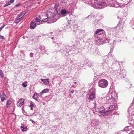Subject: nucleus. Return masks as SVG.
I'll list each match as a JSON object with an SVG mask.
<instances>
[{"mask_svg":"<svg viewBox=\"0 0 134 134\" xmlns=\"http://www.w3.org/2000/svg\"><path fill=\"white\" fill-rule=\"evenodd\" d=\"M115 107V106L114 105H112L110 106V107H108V109L107 110V111H108V114L109 113V111H111L114 110Z\"/></svg>","mask_w":134,"mask_h":134,"instance_id":"nucleus-14","label":"nucleus"},{"mask_svg":"<svg viewBox=\"0 0 134 134\" xmlns=\"http://www.w3.org/2000/svg\"><path fill=\"white\" fill-rule=\"evenodd\" d=\"M129 127L128 126H126V127L124 129V130L125 131H128V130H127V128Z\"/></svg>","mask_w":134,"mask_h":134,"instance_id":"nucleus-32","label":"nucleus"},{"mask_svg":"<svg viewBox=\"0 0 134 134\" xmlns=\"http://www.w3.org/2000/svg\"><path fill=\"white\" fill-rule=\"evenodd\" d=\"M35 106V104L33 102H31L29 106L31 107V109L32 110L33 108Z\"/></svg>","mask_w":134,"mask_h":134,"instance_id":"nucleus-21","label":"nucleus"},{"mask_svg":"<svg viewBox=\"0 0 134 134\" xmlns=\"http://www.w3.org/2000/svg\"><path fill=\"white\" fill-rule=\"evenodd\" d=\"M64 1H65L64 0H62L61 1V2L62 3H64L65 2Z\"/></svg>","mask_w":134,"mask_h":134,"instance_id":"nucleus-42","label":"nucleus"},{"mask_svg":"<svg viewBox=\"0 0 134 134\" xmlns=\"http://www.w3.org/2000/svg\"><path fill=\"white\" fill-rule=\"evenodd\" d=\"M97 1L94 2L93 4L92 5V6L94 8L100 9L106 6L105 3L103 1L100 0L98 2Z\"/></svg>","mask_w":134,"mask_h":134,"instance_id":"nucleus-1","label":"nucleus"},{"mask_svg":"<svg viewBox=\"0 0 134 134\" xmlns=\"http://www.w3.org/2000/svg\"><path fill=\"white\" fill-rule=\"evenodd\" d=\"M117 98V95L116 93L113 92L109 94L107 97V99L108 102L115 101Z\"/></svg>","mask_w":134,"mask_h":134,"instance_id":"nucleus-3","label":"nucleus"},{"mask_svg":"<svg viewBox=\"0 0 134 134\" xmlns=\"http://www.w3.org/2000/svg\"><path fill=\"white\" fill-rule=\"evenodd\" d=\"M111 52V51H110V52L109 53V54Z\"/></svg>","mask_w":134,"mask_h":134,"instance_id":"nucleus-47","label":"nucleus"},{"mask_svg":"<svg viewBox=\"0 0 134 134\" xmlns=\"http://www.w3.org/2000/svg\"><path fill=\"white\" fill-rule=\"evenodd\" d=\"M22 19L21 18H20L19 17L16 18L15 20V23H18Z\"/></svg>","mask_w":134,"mask_h":134,"instance_id":"nucleus-19","label":"nucleus"},{"mask_svg":"<svg viewBox=\"0 0 134 134\" xmlns=\"http://www.w3.org/2000/svg\"><path fill=\"white\" fill-rule=\"evenodd\" d=\"M11 103V101L9 99L7 101L6 105L7 107H8V106L10 105Z\"/></svg>","mask_w":134,"mask_h":134,"instance_id":"nucleus-24","label":"nucleus"},{"mask_svg":"<svg viewBox=\"0 0 134 134\" xmlns=\"http://www.w3.org/2000/svg\"><path fill=\"white\" fill-rule=\"evenodd\" d=\"M30 121H31L33 123V124L35 123V122L33 120H32L31 119H30Z\"/></svg>","mask_w":134,"mask_h":134,"instance_id":"nucleus-38","label":"nucleus"},{"mask_svg":"<svg viewBox=\"0 0 134 134\" xmlns=\"http://www.w3.org/2000/svg\"><path fill=\"white\" fill-rule=\"evenodd\" d=\"M97 111L100 113L103 116L107 115L108 114V111H105V108L103 106L98 108Z\"/></svg>","mask_w":134,"mask_h":134,"instance_id":"nucleus-5","label":"nucleus"},{"mask_svg":"<svg viewBox=\"0 0 134 134\" xmlns=\"http://www.w3.org/2000/svg\"><path fill=\"white\" fill-rule=\"evenodd\" d=\"M59 6V4L58 3H56L54 7V9H55L57 11L58 7V6Z\"/></svg>","mask_w":134,"mask_h":134,"instance_id":"nucleus-26","label":"nucleus"},{"mask_svg":"<svg viewBox=\"0 0 134 134\" xmlns=\"http://www.w3.org/2000/svg\"><path fill=\"white\" fill-rule=\"evenodd\" d=\"M21 128H23V129L22 130V131L23 132H24L26 131L27 129V127L26 126L24 127V125L22 124H21Z\"/></svg>","mask_w":134,"mask_h":134,"instance_id":"nucleus-17","label":"nucleus"},{"mask_svg":"<svg viewBox=\"0 0 134 134\" xmlns=\"http://www.w3.org/2000/svg\"><path fill=\"white\" fill-rule=\"evenodd\" d=\"M74 83H75V84H76V82H74Z\"/></svg>","mask_w":134,"mask_h":134,"instance_id":"nucleus-45","label":"nucleus"},{"mask_svg":"<svg viewBox=\"0 0 134 134\" xmlns=\"http://www.w3.org/2000/svg\"><path fill=\"white\" fill-rule=\"evenodd\" d=\"M108 5H111V6L115 7H119L117 2L115 1L114 2L112 1L110 2V3L108 4Z\"/></svg>","mask_w":134,"mask_h":134,"instance_id":"nucleus-10","label":"nucleus"},{"mask_svg":"<svg viewBox=\"0 0 134 134\" xmlns=\"http://www.w3.org/2000/svg\"><path fill=\"white\" fill-rule=\"evenodd\" d=\"M95 92L94 91H93L91 93V94H90L89 98L91 100H93L94 99H95Z\"/></svg>","mask_w":134,"mask_h":134,"instance_id":"nucleus-11","label":"nucleus"},{"mask_svg":"<svg viewBox=\"0 0 134 134\" xmlns=\"http://www.w3.org/2000/svg\"><path fill=\"white\" fill-rule=\"evenodd\" d=\"M66 13V11L65 10H62L61 12V14L62 15H64Z\"/></svg>","mask_w":134,"mask_h":134,"instance_id":"nucleus-23","label":"nucleus"},{"mask_svg":"<svg viewBox=\"0 0 134 134\" xmlns=\"http://www.w3.org/2000/svg\"><path fill=\"white\" fill-rule=\"evenodd\" d=\"M4 38V37L0 35V39H3Z\"/></svg>","mask_w":134,"mask_h":134,"instance_id":"nucleus-35","label":"nucleus"},{"mask_svg":"<svg viewBox=\"0 0 134 134\" xmlns=\"http://www.w3.org/2000/svg\"><path fill=\"white\" fill-rule=\"evenodd\" d=\"M103 69L107 71L109 70V67L107 62L104 61L102 64Z\"/></svg>","mask_w":134,"mask_h":134,"instance_id":"nucleus-6","label":"nucleus"},{"mask_svg":"<svg viewBox=\"0 0 134 134\" xmlns=\"http://www.w3.org/2000/svg\"><path fill=\"white\" fill-rule=\"evenodd\" d=\"M42 46H41L39 47V49H40L41 50L42 49Z\"/></svg>","mask_w":134,"mask_h":134,"instance_id":"nucleus-40","label":"nucleus"},{"mask_svg":"<svg viewBox=\"0 0 134 134\" xmlns=\"http://www.w3.org/2000/svg\"><path fill=\"white\" fill-rule=\"evenodd\" d=\"M34 54L32 53H30V57H32L33 56Z\"/></svg>","mask_w":134,"mask_h":134,"instance_id":"nucleus-34","label":"nucleus"},{"mask_svg":"<svg viewBox=\"0 0 134 134\" xmlns=\"http://www.w3.org/2000/svg\"><path fill=\"white\" fill-rule=\"evenodd\" d=\"M39 94H38L36 92L35 93L33 96L34 99L36 100H37V99L39 96Z\"/></svg>","mask_w":134,"mask_h":134,"instance_id":"nucleus-20","label":"nucleus"},{"mask_svg":"<svg viewBox=\"0 0 134 134\" xmlns=\"http://www.w3.org/2000/svg\"><path fill=\"white\" fill-rule=\"evenodd\" d=\"M25 13H23L21 14V15H20L19 16V17L21 18H23V17L25 14Z\"/></svg>","mask_w":134,"mask_h":134,"instance_id":"nucleus-27","label":"nucleus"},{"mask_svg":"<svg viewBox=\"0 0 134 134\" xmlns=\"http://www.w3.org/2000/svg\"><path fill=\"white\" fill-rule=\"evenodd\" d=\"M74 90H72L71 91V92H70V93H74Z\"/></svg>","mask_w":134,"mask_h":134,"instance_id":"nucleus-41","label":"nucleus"},{"mask_svg":"<svg viewBox=\"0 0 134 134\" xmlns=\"http://www.w3.org/2000/svg\"><path fill=\"white\" fill-rule=\"evenodd\" d=\"M41 80L42 82H43L46 85H47L49 83V79H41Z\"/></svg>","mask_w":134,"mask_h":134,"instance_id":"nucleus-16","label":"nucleus"},{"mask_svg":"<svg viewBox=\"0 0 134 134\" xmlns=\"http://www.w3.org/2000/svg\"><path fill=\"white\" fill-rule=\"evenodd\" d=\"M20 4H17L15 5V7H17L18 6H20Z\"/></svg>","mask_w":134,"mask_h":134,"instance_id":"nucleus-39","label":"nucleus"},{"mask_svg":"<svg viewBox=\"0 0 134 134\" xmlns=\"http://www.w3.org/2000/svg\"><path fill=\"white\" fill-rule=\"evenodd\" d=\"M103 31L102 29H99L97 30L94 33V36L97 38L99 39H103L105 37V34L102 32Z\"/></svg>","mask_w":134,"mask_h":134,"instance_id":"nucleus-2","label":"nucleus"},{"mask_svg":"<svg viewBox=\"0 0 134 134\" xmlns=\"http://www.w3.org/2000/svg\"><path fill=\"white\" fill-rule=\"evenodd\" d=\"M11 4L10 3V2L9 1L8 2H7L4 5V7H5L7 6H8L10 5Z\"/></svg>","mask_w":134,"mask_h":134,"instance_id":"nucleus-30","label":"nucleus"},{"mask_svg":"<svg viewBox=\"0 0 134 134\" xmlns=\"http://www.w3.org/2000/svg\"><path fill=\"white\" fill-rule=\"evenodd\" d=\"M22 85L24 87H26L27 86V85H26L25 84H24V83H23L22 84Z\"/></svg>","mask_w":134,"mask_h":134,"instance_id":"nucleus-33","label":"nucleus"},{"mask_svg":"<svg viewBox=\"0 0 134 134\" xmlns=\"http://www.w3.org/2000/svg\"><path fill=\"white\" fill-rule=\"evenodd\" d=\"M95 0V2L96 1H97L98 0Z\"/></svg>","mask_w":134,"mask_h":134,"instance_id":"nucleus-46","label":"nucleus"},{"mask_svg":"<svg viewBox=\"0 0 134 134\" xmlns=\"http://www.w3.org/2000/svg\"><path fill=\"white\" fill-rule=\"evenodd\" d=\"M49 90L48 89H44L41 92V93H47L49 92Z\"/></svg>","mask_w":134,"mask_h":134,"instance_id":"nucleus-22","label":"nucleus"},{"mask_svg":"<svg viewBox=\"0 0 134 134\" xmlns=\"http://www.w3.org/2000/svg\"><path fill=\"white\" fill-rule=\"evenodd\" d=\"M9 1L10 2V3L11 4L14 2V0H10Z\"/></svg>","mask_w":134,"mask_h":134,"instance_id":"nucleus-37","label":"nucleus"},{"mask_svg":"<svg viewBox=\"0 0 134 134\" xmlns=\"http://www.w3.org/2000/svg\"><path fill=\"white\" fill-rule=\"evenodd\" d=\"M55 14L52 12H48L47 14V16L48 18L52 19L55 16Z\"/></svg>","mask_w":134,"mask_h":134,"instance_id":"nucleus-7","label":"nucleus"},{"mask_svg":"<svg viewBox=\"0 0 134 134\" xmlns=\"http://www.w3.org/2000/svg\"><path fill=\"white\" fill-rule=\"evenodd\" d=\"M36 26V23L35 22H31L30 24V27L31 29H34Z\"/></svg>","mask_w":134,"mask_h":134,"instance_id":"nucleus-15","label":"nucleus"},{"mask_svg":"<svg viewBox=\"0 0 134 134\" xmlns=\"http://www.w3.org/2000/svg\"><path fill=\"white\" fill-rule=\"evenodd\" d=\"M11 4L10 3V2L9 1L8 2H7L4 5V7H5L7 6H8L10 5Z\"/></svg>","mask_w":134,"mask_h":134,"instance_id":"nucleus-29","label":"nucleus"},{"mask_svg":"<svg viewBox=\"0 0 134 134\" xmlns=\"http://www.w3.org/2000/svg\"><path fill=\"white\" fill-rule=\"evenodd\" d=\"M0 97L1 98V100L2 102H3L4 100H6L7 96L4 93H3L1 95Z\"/></svg>","mask_w":134,"mask_h":134,"instance_id":"nucleus-12","label":"nucleus"},{"mask_svg":"<svg viewBox=\"0 0 134 134\" xmlns=\"http://www.w3.org/2000/svg\"><path fill=\"white\" fill-rule=\"evenodd\" d=\"M25 100L23 99H20L18 100L17 103V105L19 107H21L24 104Z\"/></svg>","mask_w":134,"mask_h":134,"instance_id":"nucleus-9","label":"nucleus"},{"mask_svg":"<svg viewBox=\"0 0 134 134\" xmlns=\"http://www.w3.org/2000/svg\"><path fill=\"white\" fill-rule=\"evenodd\" d=\"M83 2L85 3L90 4L92 6L93 4L94 0H83Z\"/></svg>","mask_w":134,"mask_h":134,"instance_id":"nucleus-8","label":"nucleus"},{"mask_svg":"<svg viewBox=\"0 0 134 134\" xmlns=\"http://www.w3.org/2000/svg\"><path fill=\"white\" fill-rule=\"evenodd\" d=\"M105 42L101 39H98L96 41V43L98 45L102 44Z\"/></svg>","mask_w":134,"mask_h":134,"instance_id":"nucleus-13","label":"nucleus"},{"mask_svg":"<svg viewBox=\"0 0 134 134\" xmlns=\"http://www.w3.org/2000/svg\"><path fill=\"white\" fill-rule=\"evenodd\" d=\"M4 27V25H3L0 28V31Z\"/></svg>","mask_w":134,"mask_h":134,"instance_id":"nucleus-36","label":"nucleus"},{"mask_svg":"<svg viewBox=\"0 0 134 134\" xmlns=\"http://www.w3.org/2000/svg\"><path fill=\"white\" fill-rule=\"evenodd\" d=\"M51 38H52V39H53V37H52Z\"/></svg>","mask_w":134,"mask_h":134,"instance_id":"nucleus-44","label":"nucleus"},{"mask_svg":"<svg viewBox=\"0 0 134 134\" xmlns=\"http://www.w3.org/2000/svg\"><path fill=\"white\" fill-rule=\"evenodd\" d=\"M74 85H72V87H74Z\"/></svg>","mask_w":134,"mask_h":134,"instance_id":"nucleus-43","label":"nucleus"},{"mask_svg":"<svg viewBox=\"0 0 134 134\" xmlns=\"http://www.w3.org/2000/svg\"><path fill=\"white\" fill-rule=\"evenodd\" d=\"M0 76H1L2 78H3L4 77V74L2 72V70H0Z\"/></svg>","mask_w":134,"mask_h":134,"instance_id":"nucleus-25","label":"nucleus"},{"mask_svg":"<svg viewBox=\"0 0 134 134\" xmlns=\"http://www.w3.org/2000/svg\"><path fill=\"white\" fill-rule=\"evenodd\" d=\"M47 21L48 19L47 18H46L42 19V20L41 21V22H47Z\"/></svg>","mask_w":134,"mask_h":134,"instance_id":"nucleus-31","label":"nucleus"},{"mask_svg":"<svg viewBox=\"0 0 134 134\" xmlns=\"http://www.w3.org/2000/svg\"><path fill=\"white\" fill-rule=\"evenodd\" d=\"M41 20V18L40 16H38L35 18V21L36 22H40Z\"/></svg>","mask_w":134,"mask_h":134,"instance_id":"nucleus-18","label":"nucleus"},{"mask_svg":"<svg viewBox=\"0 0 134 134\" xmlns=\"http://www.w3.org/2000/svg\"><path fill=\"white\" fill-rule=\"evenodd\" d=\"M108 82L105 79H102L99 80L98 83L99 86L101 88L106 87L108 85Z\"/></svg>","mask_w":134,"mask_h":134,"instance_id":"nucleus-4","label":"nucleus"},{"mask_svg":"<svg viewBox=\"0 0 134 134\" xmlns=\"http://www.w3.org/2000/svg\"><path fill=\"white\" fill-rule=\"evenodd\" d=\"M11 4L10 3V2L9 1L8 2H7L4 5V7H5L7 6H8L10 5Z\"/></svg>","mask_w":134,"mask_h":134,"instance_id":"nucleus-28","label":"nucleus"}]
</instances>
